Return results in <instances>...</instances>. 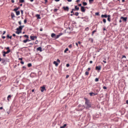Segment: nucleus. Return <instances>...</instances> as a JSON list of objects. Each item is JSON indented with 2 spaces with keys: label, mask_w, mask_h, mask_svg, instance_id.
Masks as SVG:
<instances>
[{
  "label": "nucleus",
  "mask_w": 128,
  "mask_h": 128,
  "mask_svg": "<svg viewBox=\"0 0 128 128\" xmlns=\"http://www.w3.org/2000/svg\"><path fill=\"white\" fill-rule=\"evenodd\" d=\"M6 31H4L3 32V34H2L4 35V34H6Z\"/></svg>",
  "instance_id": "obj_56"
},
{
  "label": "nucleus",
  "mask_w": 128,
  "mask_h": 128,
  "mask_svg": "<svg viewBox=\"0 0 128 128\" xmlns=\"http://www.w3.org/2000/svg\"><path fill=\"white\" fill-rule=\"evenodd\" d=\"M68 48H72V44H70L68 46Z\"/></svg>",
  "instance_id": "obj_40"
},
{
  "label": "nucleus",
  "mask_w": 128,
  "mask_h": 128,
  "mask_svg": "<svg viewBox=\"0 0 128 128\" xmlns=\"http://www.w3.org/2000/svg\"><path fill=\"white\" fill-rule=\"evenodd\" d=\"M18 22V24H19L20 26H21V25H22V21H19Z\"/></svg>",
  "instance_id": "obj_43"
},
{
  "label": "nucleus",
  "mask_w": 128,
  "mask_h": 128,
  "mask_svg": "<svg viewBox=\"0 0 128 128\" xmlns=\"http://www.w3.org/2000/svg\"><path fill=\"white\" fill-rule=\"evenodd\" d=\"M120 20H122L124 22H126V20H128V17L122 16Z\"/></svg>",
  "instance_id": "obj_6"
},
{
  "label": "nucleus",
  "mask_w": 128,
  "mask_h": 128,
  "mask_svg": "<svg viewBox=\"0 0 128 128\" xmlns=\"http://www.w3.org/2000/svg\"><path fill=\"white\" fill-rule=\"evenodd\" d=\"M82 5H83L84 6H88V3H86V2H82Z\"/></svg>",
  "instance_id": "obj_26"
},
{
  "label": "nucleus",
  "mask_w": 128,
  "mask_h": 128,
  "mask_svg": "<svg viewBox=\"0 0 128 128\" xmlns=\"http://www.w3.org/2000/svg\"><path fill=\"white\" fill-rule=\"evenodd\" d=\"M108 15H107V14H102V15L101 16V18H108Z\"/></svg>",
  "instance_id": "obj_11"
},
{
  "label": "nucleus",
  "mask_w": 128,
  "mask_h": 128,
  "mask_svg": "<svg viewBox=\"0 0 128 128\" xmlns=\"http://www.w3.org/2000/svg\"><path fill=\"white\" fill-rule=\"evenodd\" d=\"M102 22H104V24H106V18H104L102 20Z\"/></svg>",
  "instance_id": "obj_33"
},
{
  "label": "nucleus",
  "mask_w": 128,
  "mask_h": 128,
  "mask_svg": "<svg viewBox=\"0 0 128 128\" xmlns=\"http://www.w3.org/2000/svg\"><path fill=\"white\" fill-rule=\"evenodd\" d=\"M10 16H12V18H16V16H14V12H12L10 14Z\"/></svg>",
  "instance_id": "obj_17"
},
{
  "label": "nucleus",
  "mask_w": 128,
  "mask_h": 128,
  "mask_svg": "<svg viewBox=\"0 0 128 128\" xmlns=\"http://www.w3.org/2000/svg\"><path fill=\"white\" fill-rule=\"evenodd\" d=\"M28 68H30V66H32V64L30 63L28 64Z\"/></svg>",
  "instance_id": "obj_34"
},
{
  "label": "nucleus",
  "mask_w": 128,
  "mask_h": 128,
  "mask_svg": "<svg viewBox=\"0 0 128 128\" xmlns=\"http://www.w3.org/2000/svg\"><path fill=\"white\" fill-rule=\"evenodd\" d=\"M94 2V0H89V2L90 4V2Z\"/></svg>",
  "instance_id": "obj_49"
},
{
  "label": "nucleus",
  "mask_w": 128,
  "mask_h": 128,
  "mask_svg": "<svg viewBox=\"0 0 128 128\" xmlns=\"http://www.w3.org/2000/svg\"><path fill=\"white\" fill-rule=\"evenodd\" d=\"M37 50H39L40 52H42V47H38L36 49Z\"/></svg>",
  "instance_id": "obj_19"
},
{
  "label": "nucleus",
  "mask_w": 128,
  "mask_h": 128,
  "mask_svg": "<svg viewBox=\"0 0 128 128\" xmlns=\"http://www.w3.org/2000/svg\"><path fill=\"white\" fill-rule=\"evenodd\" d=\"M18 9H20V7H18V8H15L14 9V12H18Z\"/></svg>",
  "instance_id": "obj_25"
},
{
  "label": "nucleus",
  "mask_w": 128,
  "mask_h": 128,
  "mask_svg": "<svg viewBox=\"0 0 128 128\" xmlns=\"http://www.w3.org/2000/svg\"><path fill=\"white\" fill-rule=\"evenodd\" d=\"M78 6H80V8H82V6H82V4H78Z\"/></svg>",
  "instance_id": "obj_51"
},
{
  "label": "nucleus",
  "mask_w": 128,
  "mask_h": 128,
  "mask_svg": "<svg viewBox=\"0 0 128 128\" xmlns=\"http://www.w3.org/2000/svg\"><path fill=\"white\" fill-rule=\"evenodd\" d=\"M1 62H2V64H6V60L5 59L2 58Z\"/></svg>",
  "instance_id": "obj_14"
},
{
  "label": "nucleus",
  "mask_w": 128,
  "mask_h": 128,
  "mask_svg": "<svg viewBox=\"0 0 128 128\" xmlns=\"http://www.w3.org/2000/svg\"><path fill=\"white\" fill-rule=\"evenodd\" d=\"M96 70H102V66H96Z\"/></svg>",
  "instance_id": "obj_8"
},
{
  "label": "nucleus",
  "mask_w": 128,
  "mask_h": 128,
  "mask_svg": "<svg viewBox=\"0 0 128 128\" xmlns=\"http://www.w3.org/2000/svg\"><path fill=\"white\" fill-rule=\"evenodd\" d=\"M94 32H96V30H94L92 32V36H94Z\"/></svg>",
  "instance_id": "obj_28"
},
{
  "label": "nucleus",
  "mask_w": 128,
  "mask_h": 128,
  "mask_svg": "<svg viewBox=\"0 0 128 128\" xmlns=\"http://www.w3.org/2000/svg\"><path fill=\"white\" fill-rule=\"evenodd\" d=\"M62 8L64 10H66V12H68V10H70V8L68 6H63Z\"/></svg>",
  "instance_id": "obj_5"
},
{
  "label": "nucleus",
  "mask_w": 128,
  "mask_h": 128,
  "mask_svg": "<svg viewBox=\"0 0 128 128\" xmlns=\"http://www.w3.org/2000/svg\"><path fill=\"white\" fill-rule=\"evenodd\" d=\"M103 88H104V90H106V88H106V86H103Z\"/></svg>",
  "instance_id": "obj_45"
},
{
  "label": "nucleus",
  "mask_w": 128,
  "mask_h": 128,
  "mask_svg": "<svg viewBox=\"0 0 128 128\" xmlns=\"http://www.w3.org/2000/svg\"><path fill=\"white\" fill-rule=\"evenodd\" d=\"M126 58V56H124V55H123L122 56V58Z\"/></svg>",
  "instance_id": "obj_46"
},
{
  "label": "nucleus",
  "mask_w": 128,
  "mask_h": 128,
  "mask_svg": "<svg viewBox=\"0 0 128 128\" xmlns=\"http://www.w3.org/2000/svg\"><path fill=\"white\" fill-rule=\"evenodd\" d=\"M20 64H24V62L23 61H21Z\"/></svg>",
  "instance_id": "obj_54"
},
{
  "label": "nucleus",
  "mask_w": 128,
  "mask_h": 128,
  "mask_svg": "<svg viewBox=\"0 0 128 128\" xmlns=\"http://www.w3.org/2000/svg\"><path fill=\"white\" fill-rule=\"evenodd\" d=\"M44 90H46V87L44 86L41 87L42 92H44Z\"/></svg>",
  "instance_id": "obj_10"
},
{
  "label": "nucleus",
  "mask_w": 128,
  "mask_h": 128,
  "mask_svg": "<svg viewBox=\"0 0 128 128\" xmlns=\"http://www.w3.org/2000/svg\"><path fill=\"white\" fill-rule=\"evenodd\" d=\"M53 64H55L56 66H58V63L56 61H54Z\"/></svg>",
  "instance_id": "obj_18"
},
{
  "label": "nucleus",
  "mask_w": 128,
  "mask_h": 128,
  "mask_svg": "<svg viewBox=\"0 0 128 128\" xmlns=\"http://www.w3.org/2000/svg\"><path fill=\"white\" fill-rule=\"evenodd\" d=\"M40 32H42V28H40Z\"/></svg>",
  "instance_id": "obj_60"
},
{
  "label": "nucleus",
  "mask_w": 128,
  "mask_h": 128,
  "mask_svg": "<svg viewBox=\"0 0 128 128\" xmlns=\"http://www.w3.org/2000/svg\"><path fill=\"white\" fill-rule=\"evenodd\" d=\"M58 62L60 63V59H57Z\"/></svg>",
  "instance_id": "obj_44"
},
{
  "label": "nucleus",
  "mask_w": 128,
  "mask_h": 128,
  "mask_svg": "<svg viewBox=\"0 0 128 128\" xmlns=\"http://www.w3.org/2000/svg\"><path fill=\"white\" fill-rule=\"evenodd\" d=\"M72 12H74V11L76 12V9H74V8H72Z\"/></svg>",
  "instance_id": "obj_58"
},
{
  "label": "nucleus",
  "mask_w": 128,
  "mask_h": 128,
  "mask_svg": "<svg viewBox=\"0 0 128 128\" xmlns=\"http://www.w3.org/2000/svg\"><path fill=\"white\" fill-rule=\"evenodd\" d=\"M16 12V16H20V11H15Z\"/></svg>",
  "instance_id": "obj_24"
},
{
  "label": "nucleus",
  "mask_w": 128,
  "mask_h": 128,
  "mask_svg": "<svg viewBox=\"0 0 128 128\" xmlns=\"http://www.w3.org/2000/svg\"><path fill=\"white\" fill-rule=\"evenodd\" d=\"M7 98H8V102H10V98H12V96L8 95Z\"/></svg>",
  "instance_id": "obj_23"
},
{
  "label": "nucleus",
  "mask_w": 128,
  "mask_h": 128,
  "mask_svg": "<svg viewBox=\"0 0 128 128\" xmlns=\"http://www.w3.org/2000/svg\"><path fill=\"white\" fill-rule=\"evenodd\" d=\"M126 104H128V100H126Z\"/></svg>",
  "instance_id": "obj_63"
},
{
  "label": "nucleus",
  "mask_w": 128,
  "mask_h": 128,
  "mask_svg": "<svg viewBox=\"0 0 128 128\" xmlns=\"http://www.w3.org/2000/svg\"><path fill=\"white\" fill-rule=\"evenodd\" d=\"M16 34H22V31H20L18 32V30H16Z\"/></svg>",
  "instance_id": "obj_22"
},
{
  "label": "nucleus",
  "mask_w": 128,
  "mask_h": 128,
  "mask_svg": "<svg viewBox=\"0 0 128 128\" xmlns=\"http://www.w3.org/2000/svg\"><path fill=\"white\" fill-rule=\"evenodd\" d=\"M88 72H90V68H88Z\"/></svg>",
  "instance_id": "obj_59"
},
{
  "label": "nucleus",
  "mask_w": 128,
  "mask_h": 128,
  "mask_svg": "<svg viewBox=\"0 0 128 128\" xmlns=\"http://www.w3.org/2000/svg\"><path fill=\"white\" fill-rule=\"evenodd\" d=\"M2 38L3 40H4V38H6V36H2Z\"/></svg>",
  "instance_id": "obj_50"
},
{
  "label": "nucleus",
  "mask_w": 128,
  "mask_h": 128,
  "mask_svg": "<svg viewBox=\"0 0 128 128\" xmlns=\"http://www.w3.org/2000/svg\"><path fill=\"white\" fill-rule=\"evenodd\" d=\"M89 94L90 96H96L98 95V94L97 93H94V92H90L89 93Z\"/></svg>",
  "instance_id": "obj_9"
},
{
  "label": "nucleus",
  "mask_w": 128,
  "mask_h": 128,
  "mask_svg": "<svg viewBox=\"0 0 128 128\" xmlns=\"http://www.w3.org/2000/svg\"><path fill=\"white\" fill-rule=\"evenodd\" d=\"M24 28V26H20L18 28H16V30H19L20 32H22Z\"/></svg>",
  "instance_id": "obj_2"
},
{
  "label": "nucleus",
  "mask_w": 128,
  "mask_h": 128,
  "mask_svg": "<svg viewBox=\"0 0 128 128\" xmlns=\"http://www.w3.org/2000/svg\"><path fill=\"white\" fill-rule=\"evenodd\" d=\"M70 78V76L69 75H66V78Z\"/></svg>",
  "instance_id": "obj_55"
},
{
  "label": "nucleus",
  "mask_w": 128,
  "mask_h": 128,
  "mask_svg": "<svg viewBox=\"0 0 128 128\" xmlns=\"http://www.w3.org/2000/svg\"><path fill=\"white\" fill-rule=\"evenodd\" d=\"M10 50H7V52H3V56H6V54H10Z\"/></svg>",
  "instance_id": "obj_3"
},
{
  "label": "nucleus",
  "mask_w": 128,
  "mask_h": 128,
  "mask_svg": "<svg viewBox=\"0 0 128 128\" xmlns=\"http://www.w3.org/2000/svg\"><path fill=\"white\" fill-rule=\"evenodd\" d=\"M30 38L32 40H34L38 38V36H30Z\"/></svg>",
  "instance_id": "obj_4"
},
{
  "label": "nucleus",
  "mask_w": 128,
  "mask_h": 128,
  "mask_svg": "<svg viewBox=\"0 0 128 128\" xmlns=\"http://www.w3.org/2000/svg\"><path fill=\"white\" fill-rule=\"evenodd\" d=\"M26 22H27L26 19H25L24 20V24H26Z\"/></svg>",
  "instance_id": "obj_47"
},
{
  "label": "nucleus",
  "mask_w": 128,
  "mask_h": 128,
  "mask_svg": "<svg viewBox=\"0 0 128 128\" xmlns=\"http://www.w3.org/2000/svg\"><path fill=\"white\" fill-rule=\"evenodd\" d=\"M96 16H100V12H97L95 14Z\"/></svg>",
  "instance_id": "obj_39"
},
{
  "label": "nucleus",
  "mask_w": 128,
  "mask_h": 128,
  "mask_svg": "<svg viewBox=\"0 0 128 128\" xmlns=\"http://www.w3.org/2000/svg\"><path fill=\"white\" fill-rule=\"evenodd\" d=\"M68 48H66V50H64V52H68Z\"/></svg>",
  "instance_id": "obj_36"
},
{
  "label": "nucleus",
  "mask_w": 128,
  "mask_h": 128,
  "mask_svg": "<svg viewBox=\"0 0 128 128\" xmlns=\"http://www.w3.org/2000/svg\"><path fill=\"white\" fill-rule=\"evenodd\" d=\"M58 9L55 8V9L54 10V12H58Z\"/></svg>",
  "instance_id": "obj_37"
},
{
  "label": "nucleus",
  "mask_w": 128,
  "mask_h": 128,
  "mask_svg": "<svg viewBox=\"0 0 128 128\" xmlns=\"http://www.w3.org/2000/svg\"><path fill=\"white\" fill-rule=\"evenodd\" d=\"M12 36H16V34H12Z\"/></svg>",
  "instance_id": "obj_64"
},
{
  "label": "nucleus",
  "mask_w": 128,
  "mask_h": 128,
  "mask_svg": "<svg viewBox=\"0 0 128 128\" xmlns=\"http://www.w3.org/2000/svg\"><path fill=\"white\" fill-rule=\"evenodd\" d=\"M18 60H22V58H19Z\"/></svg>",
  "instance_id": "obj_61"
},
{
  "label": "nucleus",
  "mask_w": 128,
  "mask_h": 128,
  "mask_svg": "<svg viewBox=\"0 0 128 128\" xmlns=\"http://www.w3.org/2000/svg\"><path fill=\"white\" fill-rule=\"evenodd\" d=\"M7 38H10V40H12V36H10V35L8 34L6 36Z\"/></svg>",
  "instance_id": "obj_27"
},
{
  "label": "nucleus",
  "mask_w": 128,
  "mask_h": 128,
  "mask_svg": "<svg viewBox=\"0 0 128 128\" xmlns=\"http://www.w3.org/2000/svg\"><path fill=\"white\" fill-rule=\"evenodd\" d=\"M80 10L82 12H86V8H84V6H81Z\"/></svg>",
  "instance_id": "obj_7"
},
{
  "label": "nucleus",
  "mask_w": 128,
  "mask_h": 128,
  "mask_svg": "<svg viewBox=\"0 0 128 128\" xmlns=\"http://www.w3.org/2000/svg\"><path fill=\"white\" fill-rule=\"evenodd\" d=\"M28 42H30V40H28V38H27V39L23 40V42H24V44H26Z\"/></svg>",
  "instance_id": "obj_12"
},
{
  "label": "nucleus",
  "mask_w": 128,
  "mask_h": 128,
  "mask_svg": "<svg viewBox=\"0 0 128 128\" xmlns=\"http://www.w3.org/2000/svg\"><path fill=\"white\" fill-rule=\"evenodd\" d=\"M80 2V0H76V2Z\"/></svg>",
  "instance_id": "obj_57"
},
{
  "label": "nucleus",
  "mask_w": 128,
  "mask_h": 128,
  "mask_svg": "<svg viewBox=\"0 0 128 128\" xmlns=\"http://www.w3.org/2000/svg\"><path fill=\"white\" fill-rule=\"evenodd\" d=\"M107 20H108V22H110V15H108Z\"/></svg>",
  "instance_id": "obj_20"
},
{
  "label": "nucleus",
  "mask_w": 128,
  "mask_h": 128,
  "mask_svg": "<svg viewBox=\"0 0 128 128\" xmlns=\"http://www.w3.org/2000/svg\"><path fill=\"white\" fill-rule=\"evenodd\" d=\"M73 14H74V16H78V12H76L75 13H74Z\"/></svg>",
  "instance_id": "obj_29"
},
{
  "label": "nucleus",
  "mask_w": 128,
  "mask_h": 128,
  "mask_svg": "<svg viewBox=\"0 0 128 128\" xmlns=\"http://www.w3.org/2000/svg\"><path fill=\"white\" fill-rule=\"evenodd\" d=\"M20 2H21V3L24 2V0H20Z\"/></svg>",
  "instance_id": "obj_38"
},
{
  "label": "nucleus",
  "mask_w": 128,
  "mask_h": 128,
  "mask_svg": "<svg viewBox=\"0 0 128 128\" xmlns=\"http://www.w3.org/2000/svg\"><path fill=\"white\" fill-rule=\"evenodd\" d=\"M60 36H62V33H60L56 35V38H58Z\"/></svg>",
  "instance_id": "obj_15"
},
{
  "label": "nucleus",
  "mask_w": 128,
  "mask_h": 128,
  "mask_svg": "<svg viewBox=\"0 0 128 128\" xmlns=\"http://www.w3.org/2000/svg\"><path fill=\"white\" fill-rule=\"evenodd\" d=\"M30 46H34V43H30Z\"/></svg>",
  "instance_id": "obj_53"
},
{
  "label": "nucleus",
  "mask_w": 128,
  "mask_h": 128,
  "mask_svg": "<svg viewBox=\"0 0 128 128\" xmlns=\"http://www.w3.org/2000/svg\"><path fill=\"white\" fill-rule=\"evenodd\" d=\"M92 60H90V64H92Z\"/></svg>",
  "instance_id": "obj_62"
},
{
  "label": "nucleus",
  "mask_w": 128,
  "mask_h": 128,
  "mask_svg": "<svg viewBox=\"0 0 128 128\" xmlns=\"http://www.w3.org/2000/svg\"><path fill=\"white\" fill-rule=\"evenodd\" d=\"M66 126V124H64L63 126H61L60 128H64Z\"/></svg>",
  "instance_id": "obj_30"
},
{
  "label": "nucleus",
  "mask_w": 128,
  "mask_h": 128,
  "mask_svg": "<svg viewBox=\"0 0 128 128\" xmlns=\"http://www.w3.org/2000/svg\"><path fill=\"white\" fill-rule=\"evenodd\" d=\"M12 3L14 4V0H11Z\"/></svg>",
  "instance_id": "obj_52"
},
{
  "label": "nucleus",
  "mask_w": 128,
  "mask_h": 128,
  "mask_svg": "<svg viewBox=\"0 0 128 128\" xmlns=\"http://www.w3.org/2000/svg\"><path fill=\"white\" fill-rule=\"evenodd\" d=\"M36 18H37V20H40V15L37 14L36 15Z\"/></svg>",
  "instance_id": "obj_13"
},
{
  "label": "nucleus",
  "mask_w": 128,
  "mask_h": 128,
  "mask_svg": "<svg viewBox=\"0 0 128 128\" xmlns=\"http://www.w3.org/2000/svg\"><path fill=\"white\" fill-rule=\"evenodd\" d=\"M88 74H90V72H85V75H86V76H88Z\"/></svg>",
  "instance_id": "obj_32"
},
{
  "label": "nucleus",
  "mask_w": 128,
  "mask_h": 128,
  "mask_svg": "<svg viewBox=\"0 0 128 128\" xmlns=\"http://www.w3.org/2000/svg\"><path fill=\"white\" fill-rule=\"evenodd\" d=\"M74 9H75V11L76 10H80V8L78 7L77 6H75Z\"/></svg>",
  "instance_id": "obj_16"
},
{
  "label": "nucleus",
  "mask_w": 128,
  "mask_h": 128,
  "mask_svg": "<svg viewBox=\"0 0 128 128\" xmlns=\"http://www.w3.org/2000/svg\"><path fill=\"white\" fill-rule=\"evenodd\" d=\"M95 82H98V78H96Z\"/></svg>",
  "instance_id": "obj_41"
},
{
  "label": "nucleus",
  "mask_w": 128,
  "mask_h": 128,
  "mask_svg": "<svg viewBox=\"0 0 128 128\" xmlns=\"http://www.w3.org/2000/svg\"><path fill=\"white\" fill-rule=\"evenodd\" d=\"M84 100H85V105L86 106V108H92V104H90V100L86 98H84Z\"/></svg>",
  "instance_id": "obj_1"
},
{
  "label": "nucleus",
  "mask_w": 128,
  "mask_h": 128,
  "mask_svg": "<svg viewBox=\"0 0 128 128\" xmlns=\"http://www.w3.org/2000/svg\"><path fill=\"white\" fill-rule=\"evenodd\" d=\"M88 40L89 42H94V39H92V38H89Z\"/></svg>",
  "instance_id": "obj_21"
},
{
  "label": "nucleus",
  "mask_w": 128,
  "mask_h": 128,
  "mask_svg": "<svg viewBox=\"0 0 128 128\" xmlns=\"http://www.w3.org/2000/svg\"><path fill=\"white\" fill-rule=\"evenodd\" d=\"M24 37L26 38H28V35H24Z\"/></svg>",
  "instance_id": "obj_35"
},
{
  "label": "nucleus",
  "mask_w": 128,
  "mask_h": 128,
  "mask_svg": "<svg viewBox=\"0 0 128 128\" xmlns=\"http://www.w3.org/2000/svg\"><path fill=\"white\" fill-rule=\"evenodd\" d=\"M88 30H90V28H88V27H87L86 28L85 30H86L88 32Z\"/></svg>",
  "instance_id": "obj_42"
},
{
  "label": "nucleus",
  "mask_w": 128,
  "mask_h": 128,
  "mask_svg": "<svg viewBox=\"0 0 128 128\" xmlns=\"http://www.w3.org/2000/svg\"><path fill=\"white\" fill-rule=\"evenodd\" d=\"M66 68H68V66H70V64H66Z\"/></svg>",
  "instance_id": "obj_48"
},
{
  "label": "nucleus",
  "mask_w": 128,
  "mask_h": 128,
  "mask_svg": "<svg viewBox=\"0 0 128 128\" xmlns=\"http://www.w3.org/2000/svg\"><path fill=\"white\" fill-rule=\"evenodd\" d=\"M51 36H52V38H54V36H56V34H54L52 33L51 34Z\"/></svg>",
  "instance_id": "obj_31"
}]
</instances>
